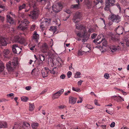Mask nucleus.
Returning <instances> with one entry per match:
<instances>
[{
	"instance_id": "1",
	"label": "nucleus",
	"mask_w": 129,
	"mask_h": 129,
	"mask_svg": "<svg viewBox=\"0 0 129 129\" xmlns=\"http://www.w3.org/2000/svg\"><path fill=\"white\" fill-rule=\"evenodd\" d=\"M81 16L80 13H78L75 15L73 18V21L76 23V28L78 30H80L81 31L80 32H83L84 31L86 30V28L83 26L79 23L78 22L79 21V20L81 18Z\"/></svg>"
},
{
	"instance_id": "2",
	"label": "nucleus",
	"mask_w": 129,
	"mask_h": 129,
	"mask_svg": "<svg viewBox=\"0 0 129 129\" xmlns=\"http://www.w3.org/2000/svg\"><path fill=\"white\" fill-rule=\"evenodd\" d=\"M12 64H11V61H9L6 64V67L7 70L9 72L13 71L15 68V66L18 64V58L15 57L14 58L12 61Z\"/></svg>"
},
{
	"instance_id": "3",
	"label": "nucleus",
	"mask_w": 129,
	"mask_h": 129,
	"mask_svg": "<svg viewBox=\"0 0 129 129\" xmlns=\"http://www.w3.org/2000/svg\"><path fill=\"white\" fill-rule=\"evenodd\" d=\"M51 20L49 19L42 18L40 21V28L42 30L46 29L50 24Z\"/></svg>"
},
{
	"instance_id": "4",
	"label": "nucleus",
	"mask_w": 129,
	"mask_h": 129,
	"mask_svg": "<svg viewBox=\"0 0 129 129\" xmlns=\"http://www.w3.org/2000/svg\"><path fill=\"white\" fill-rule=\"evenodd\" d=\"M40 14L39 11L37 8L34 9L33 10L30 11L28 14L30 17L33 19L37 18Z\"/></svg>"
},
{
	"instance_id": "5",
	"label": "nucleus",
	"mask_w": 129,
	"mask_h": 129,
	"mask_svg": "<svg viewBox=\"0 0 129 129\" xmlns=\"http://www.w3.org/2000/svg\"><path fill=\"white\" fill-rule=\"evenodd\" d=\"M76 33L78 36L83 38L82 40V41L83 42H86L90 36V35H87V30L84 31L81 33L79 32L78 33Z\"/></svg>"
},
{
	"instance_id": "6",
	"label": "nucleus",
	"mask_w": 129,
	"mask_h": 129,
	"mask_svg": "<svg viewBox=\"0 0 129 129\" xmlns=\"http://www.w3.org/2000/svg\"><path fill=\"white\" fill-rule=\"evenodd\" d=\"M29 23V22L27 19H24L18 26V28L22 30H25L27 29V26Z\"/></svg>"
},
{
	"instance_id": "7",
	"label": "nucleus",
	"mask_w": 129,
	"mask_h": 129,
	"mask_svg": "<svg viewBox=\"0 0 129 129\" xmlns=\"http://www.w3.org/2000/svg\"><path fill=\"white\" fill-rule=\"evenodd\" d=\"M14 41L24 44L25 46L27 45V44L26 42V40L23 37H19L18 36H15L14 37Z\"/></svg>"
},
{
	"instance_id": "8",
	"label": "nucleus",
	"mask_w": 129,
	"mask_h": 129,
	"mask_svg": "<svg viewBox=\"0 0 129 129\" xmlns=\"http://www.w3.org/2000/svg\"><path fill=\"white\" fill-rule=\"evenodd\" d=\"M61 59L59 57H58L56 59H52L50 65L52 67L55 66H59L61 65Z\"/></svg>"
},
{
	"instance_id": "9",
	"label": "nucleus",
	"mask_w": 129,
	"mask_h": 129,
	"mask_svg": "<svg viewBox=\"0 0 129 129\" xmlns=\"http://www.w3.org/2000/svg\"><path fill=\"white\" fill-rule=\"evenodd\" d=\"M62 8V6L61 4L59 3L55 5H54L52 7V9L54 12L57 13L59 12Z\"/></svg>"
},
{
	"instance_id": "10",
	"label": "nucleus",
	"mask_w": 129,
	"mask_h": 129,
	"mask_svg": "<svg viewBox=\"0 0 129 129\" xmlns=\"http://www.w3.org/2000/svg\"><path fill=\"white\" fill-rule=\"evenodd\" d=\"M109 18L112 21L114 22L118 23L121 21V17L119 15L112 14L110 16Z\"/></svg>"
},
{
	"instance_id": "11",
	"label": "nucleus",
	"mask_w": 129,
	"mask_h": 129,
	"mask_svg": "<svg viewBox=\"0 0 129 129\" xmlns=\"http://www.w3.org/2000/svg\"><path fill=\"white\" fill-rule=\"evenodd\" d=\"M12 49L14 53L17 54H19L21 50V48L19 47L18 45L16 44H14L13 45Z\"/></svg>"
},
{
	"instance_id": "12",
	"label": "nucleus",
	"mask_w": 129,
	"mask_h": 129,
	"mask_svg": "<svg viewBox=\"0 0 129 129\" xmlns=\"http://www.w3.org/2000/svg\"><path fill=\"white\" fill-rule=\"evenodd\" d=\"M64 90L62 89L59 90L58 91L52 95V98L53 99H57L63 93Z\"/></svg>"
},
{
	"instance_id": "13",
	"label": "nucleus",
	"mask_w": 129,
	"mask_h": 129,
	"mask_svg": "<svg viewBox=\"0 0 129 129\" xmlns=\"http://www.w3.org/2000/svg\"><path fill=\"white\" fill-rule=\"evenodd\" d=\"M7 44L6 39L0 36V46H5L7 45Z\"/></svg>"
},
{
	"instance_id": "14",
	"label": "nucleus",
	"mask_w": 129,
	"mask_h": 129,
	"mask_svg": "<svg viewBox=\"0 0 129 129\" xmlns=\"http://www.w3.org/2000/svg\"><path fill=\"white\" fill-rule=\"evenodd\" d=\"M49 72V69L46 67H45L44 69L42 70V74L43 77L45 78L47 77L48 75V73Z\"/></svg>"
},
{
	"instance_id": "15",
	"label": "nucleus",
	"mask_w": 129,
	"mask_h": 129,
	"mask_svg": "<svg viewBox=\"0 0 129 129\" xmlns=\"http://www.w3.org/2000/svg\"><path fill=\"white\" fill-rule=\"evenodd\" d=\"M69 104L72 105L76 103L77 98L72 96H70L69 98Z\"/></svg>"
},
{
	"instance_id": "16",
	"label": "nucleus",
	"mask_w": 129,
	"mask_h": 129,
	"mask_svg": "<svg viewBox=\"0 0 129 129\" xmlns=\"http://www.w3.org/2000/svg\"><path fill=\"white\" fill-rule=\"evenodd\" d=\"M84 3L88 9H90L94 7L92 5V3L90 2L89 0H85Z\"/></svg>"
},
{
	"instance_id": "17",
	"label": "nucleus",
	"mask_w": 129,
	"mask_h": 129,
	"mask_svg": "<svg viewBox=\"0 0 129 129\" xmlns=\"http://www.w3.org/2000/svg\"><path fill=\"white\" fill-rule=\"evenodd\" d=\"M102 38H104V36L102 34H101L98 36L97 38L93 41V42L96 44H100L102 42V40L100 42H98L97 41Z\"/></svg>"
},
{
	"instance_id": "18",
	"label": "nucleus",
	"mask_w": 129,
	"mask_h": 129,
	"mask_svg": "<svg viewBox=\"0 0 129 129\" xmlns=\"http://www.w3.org/2000/svg\"><path fill=\"white\" fill-rule=\"evenodd\" d=\"M110 49L111 51L113 52L118 50L120 49V47L118 46H116L114 45H112L110 47Z\"/></svg>"
},
{
	"instance_id": "19",
	"label": "nucleus",
	"mask_w": 129,
	"mask_h": 129,
	"mask_svg": "<svg viewBox=\"0 0 129 129\" xmlns=\"http://www.w3.org/2000/svg\"><path fill=\"white\" fill-rule=\"evenodd\" d=\"M123 29L124 28L122 26H119L116 29V31L117 34L120 35L123 33Z\"/></svg>"
},
{
	"instance_id": "20",
	"label": "nucleus",
	"mask_w": 129,
	"mask_h": 129,
	"mask_svg": "<svg viewBox=\"0 0 129 129\" xmlns=\"http://www.w3.org/2000/svg\"><path fill=\"white\" fill-rule=\"evenodd\" d=\"M39 38V34H37V32L35 31L34 32L33 36V39L37 42Z\"/></svg>"
},
{
	"instance_id": "21",
	"label": "nucleus",
	"mask_w": 129,
	"mask_h": 129,
	"mask_svg": "<svg viewBox=\"0 0 129 129\" xmlns=\"http://www.w3.org/2000/svg\"><path fill=\"white\" fill-rule=\"evenodd\" d=\"M76 2L78 4H74L72 5L71 6V8H74L75 9H78L80 8V4L79 3V0H76Z\"/></svg>"
},
{
	"instance_id": "22",
	"label": "nucleus",
	"mask_w": 129,
	"mask_h": 129,
	"mask_svg": "<svg viewBox=\"0 0 129 129\" xmlns=\"http://www.w3.org/2000/svg\"><path fill=\"white\" fill-rule=\"evenodd\" d=\"M10 52V50L8 49H4L3 52V55L5 57H7L8 55Z\"/></svg>"
},
{
	"instance_id": "23",
	"label": "nucleus",
	"mask_w": 129,
	"mask_h": 129,
	"mask_svg": "<svg viewBox=\"0 0 129 129\" xmlns=\"http://www.w3.org/2000/svg\"><path fill=\"white\" fill-rule=\"evenodd\" d=\"M8 127V124L5 121H0V128H6Z\"/></svg>"
},
{
	"instance_id": "24",
	"label": "nucleus",
	"mask_w": 129,
	"mask_h": 129,
	"mask_svg": "<svg viewBox=\"0 0 129 129\" xmlns=\"http://www.w3.org/2000/svg\"><path fill=\"white\" fill-rule=\"evenodd\" d=\"M105 7L104 8V10L106 11H108L109 10V7L111 5V3L109 2L108 1H106Z\"/></svg>"
},
{
	"instance_id": "25",
	"label": "nucleus",
	"mask_w": 129,
	"mask_h": 129,
	"mask_svg": "<svg viewBox=\"0 0 129 129\" xmlns=\"http://www.w3.org/2000/svg\"><path fill=\"white\" fill-rule=\"evenodd\" d=\"M37 3L35 0H33L32 1H30L29 2V5L30 7L32 6L34 8L37 5Z\"/></svg>"
},
{
	"instance_id": "26",
	"label": "nucleus",
	"mask_w": 129,
	"mask_h": 129,
	"mask_svg": "<svg viewBox=\"0 0 129 129\" xmlns=\"http://www.w3.org/2000/svg\"><path fill=\"white\" fill-rule=\"evenodd\" d=\"M7 21L10 24H13L14 23V20L11 17L10 15H8L7 16Z\"/></svg>"
},
{
	"instance_id": "27",
	"label": "nucleus",
	"mask_w": 129,
	"mask_h": 129,
	"mask_svg": "<svg viewBox=\"0 0 129 129\" xmlns=\"http://www.w3.org/2000/svg\"><path fill=\"white\" fill-rule=\"evenodd\" d=\"M41 49L42 50V52H46L47 51L48 49V47L47 44L46 43L44 44L41 47Z\"/></svg>"
},
{
	"instance_id": "28",
	"label": "nucleus",
	"mask_w": 129,
	"mask_h": 129,
	"mask_svg": "<svg viewBox=\"0 0 129 129\" xmlns=\"http://www.w3.org/2000/svg\"><path fill=\"white\" fill-rule=\"evenodd\" d=\"M39 125V124L37 122H33L31 124V126L33 129H37Z\"/></svg>"
},
{
	"instance_id": "29",
	"label": "nucleus",
	"mask_w": 129,
	"mask_h": 129,
	"mask_svg": "<svg viewBox=\"0 0 129 129\" xmlns=\"http://www.w3.org/2000/svg\"><path fill=\"white\" fill-rule=\"evenodd\" d=\"M29 110L32 111L34 110L35 108L34 104L33 103H29Z\"/></svg>"
},
{
	"instance_id": "30",
	"label": "nucleus",
	"mask_w": 129,
	"mask_h": 129,
	"mask_svg": "<svg viewBox=\"0 0 129 129\" xmlns=\"http://www.w3.org/2000/svg\"><path fill=\"white\" fill-rule=\"evenodd\" d=\"M102 41H103L102 43L103 46L102 47V48H103L104 47H106L107 46V41L105 40L104 38H102Z\"/></svg>"
},
{
	"instance_id": "31",
	"label": "nucleus",
	"mask_w": 129,
	"mask_h": 129,
	"mask_svg": "<svg viewBox=\"0 0 129 129\" xmlns=\"http://www.w3.org/2000/svg\"><path fill=\"white\" fill-rule=\"evenodd\" d=\"M4 68V66L3 62L2 61H0V72L3 71Z\"/></svg>"
},
{
	"instance_id": "32",
	"label": "nucleus",
	"mask_w": 129,
	"mask_h": 129,
	"mask_svg": "<svg viewBox=\"0 0 129 129\" xmlns=\"http://www.w3.org/2000/svg\"><path fill=\"white\" fill-rule=\"evenodd\" d=\"M49 30L52 31L53 33H54L57 30V28L55 26H51Z\"/></svg>"
},
{
	"instance_id": "33",
	"label": "nucleus",
	"mask_w": 129,
	"mask_h": 129,
	"mask_svg": "<svg viewBox=\"0 0 129 129\" xmlns=\"http://www.w3.org/2000/svg\"><path fill=\"white\" fill-rule=\"evenodd\" d=\"M23 126L26 127L27 128H30V124L26 122H24L23 123Z\"/></svg>"
},
{
	"instance_id": "34",
	"label": "nucleus",
	"mask_w": 129,
	"mask_h": 129,
	"mask_svg": "<svg viewBox=\"0 0 129 129\" xmlns=\"http://www.w3.org/2000/svg\"><path fill=\"white\" fill-rule=\"evenodd\" d=\"M21 100L24 102H26L28 100V98L25 96H23L21 97Z\"/></svg>"
},
{
	"instance_id": "35",
	"label": "nucleus",
	"mask_w": 129,
	"mask_h": 129,
	"mask_svg": "<svg viewBox=\"0 0 129 129\" xmlns=\"http://www.w3.org/2000/svg\"><path fill=\"white\" fill-rule=\"evenodd\" d=\"M89 51L85 52L83 51H81L79 50L78 51V55H82L84 54L85 53H86L87 52H89Z\"/></svg>"
},
{
	"instance_id": "36",
	"label": "nucleus",
	"mask_w": 129,
	"mask_h": 129,
	"mask_svg": "<svg viewBox=\"0 0 129 129\" xmlns=\"http://www.w3.org/2000/svg\"><path fill=\"white\" fill-rule=\"evenodd\" d=\"M81 73L79 72H77L75 74L74 77L76 78H80Z\"/></svg>"
},
{
	"instance_id": "37",
	"label": "nucleus",
	"mask_w": 129,
	"mask_h": 129,
	"mask_svg": "<svg viewBox=\"0 0 129 129\" xmlns=\"http://www.w3.org/2000/svg\"><path fill=\"white\" fill-rule=\"evenodd\" d=\"M57 69L56 68H53V69L51 70H49V71H50V72L52 73L53 74H55L56 72L57 71Z\"/></svg>"
},
{
	"instance_id": "38",
	"label": "nucleus",
	"mask_w": 129,
	"mask_h": 129,
	"mask_svg": "<svg viewBox=\"0 0 129 129\" xmlns=\"http://www.w3.org/2000/svg\"><path fill=\"white\" fill-rule=\"evenodd\" d=\"M39 57L42 61H43L45 59V56L44 55L39 54Z\"/></svg>"
},
{
	"instance_id": "39",
	"label": "nucleus",
	"mask_w": 129,
	"mask_h": 129,
	"mask_svg": "<svg viewBox=\"0 0 129 129\" xmlns=\"http://www.w3.org/2000/svg\"><path fill=\"white\" fill-rule=\"evenodd\" d=\"M72 89L73 90L77 92H80L81 90L80 89L78 88H75L74 87H72Z\"/></svg>"
},
{
	"instance_id": "40",
	"label": "nucleus",
	"mask_w": 129,
	"mask_h": 129,
	"mask_svg": "<svg viewBox=\"0 0 129 129\" xmlns=\"http://www.w3.org/2000/svg\"><path fill=\"white\" fill-rule=\"evenodd\" d=\"M79 100H78L77 102V103H82L83 101V97L82 96H79Z\"/></svg>"
},
{
	"instance_id": "41",
	"label": "nucleus",
	"mask_w": 129,
	"mask_h": 129,
	"mask_svg": "<svg viewBox=\"0 0 129 129\" xmlns=\"http://www.w3.org/2000/svg\"><path fill=\"white\" fill-rule=\"evenodd\" d=\"M29 47L30 48V50L31 51H33L34 50L35 47V45L32 46L31 44H30L28 45Z\"/></svg>"
},
{
	"instance_id": "42",
	"label": "nucleus",
	"mask_w": 129,
	"mask_h": 129,
	"mask_svg": "<svg viewBox=\"0 0 129 129\" xmlns=\"http://www.w3.org/2000/svg\"><path fill=\"white\" fill-rule=\"evenodd\" d=\"M106 1H108L109 2L111 3V6H113L114 5V4L115 2V0H106Z\"/></svg>"
},
{
	"instance_id": "43",
	"label": "nucleus",
	"mask_w": 129,
	"mask_h": 129,
	"mask_svg": "<svg viewBox=\"0 0 129 129\" xmlns=\"http://www.w3.org/2000/svg\"><path fill=\"white\" fill-rule=\"evenodd\" d=\"M36 27V25L34 24H33L30 27V30L32 31H34Z\"/></svg>"
},
{
	"instance_id": "44",
	"label": "nucleus",
	"mask_w": 129,
	"mask_h": 129,
	"mask_svg": "<svg viewBox=\"0 0 129 129\" xmlns=\"http://www.w3.org/2000/svg\"><path fill=\"white\" fill-rule=\"evenodd\" d=\"M85 107L86 108H87L88 109H92L94 108L93 107L89 105H87L85 106Z\"/></svg>"
},
{
	"instance_id": "45",
	"label": "nucleus",
	"mask_w": 129,
	"mask_h": 129,
	"mask_svg": "<svg viewBox=\"0 0 129 129\" xmlns=\"http://www.w3.org/2000/svg\"><path fill=\"white\" fill-rule=\"evenodd\" d=\"M5 7L4 6L2 5H0V13H1L2 11L4 10Z\"/></svg>"
},
{
	"instance_id": "46",
	"label": "nucleus",
	"mask_w": 129,
	"mask_h": 129,
	"mask_svg": "<svg viewBox=\"0 0 129 129\" xmlns=\"http://www.w3.org/2000/svg\"><path fill=\"white\" fill-rule=\"evenodd\" d=\"M25 7V4H24L20 6L19 7V10H21L22 9L24 8Z\"/></svg>"
},
{
	"instance_id": "47",
	"label": "nucleus",
	"mask_w": 129,
	"mask_h": 129,
	"mask_svg": "<svg viewBox=\"0 0 129 129\" xmlns=\"http://www.w3.org/2000/svg\"><path fill=\"white\" fill-rule=\"evenodd\" d=\"M102 0H95L94 1V3L95 5L98 4L100 2L102 3Z\"/></svg>"
},
{
	"instance_id": "48",
	"label": "nucleus",
	"mask_w": 129,
	"mask_h": 129,
	"mask_svg": "<svg viewBox=\"0 0 129 129\" xmlns=\"http://www.w3.org/2000/svg\"><path fill=\"white\" fill-rule=\"evenodd\" d=\"M72 74V73L70 71L68 72L67 73V76L68 78H70Z\"/></svg>"
},
{
	"instance_id": "49",
	"label": "nucleus",
	"mask_w": 129,
	"mask_h": 129,
	"mask_svg": "<svg viewBox=\"0 0 129 129\" xmlns=\"http://www.w3.org/2000/svg\"><path fill=\"white\" fill-rule=\"evenodd\" d=\"M104 76L105 78L108 79L109 77V75L108 74L105 73L104 75Z\"/></svg>"
},
{
	"instance_id": "50",
	"label": "nucleus",
	"mask_w": 129,
	"mask_h": 129,
	"mask_svg": "<svg viewBox=\"0 0 129 129\" xmlns=\"http://www.w3.org/2000/svg\"><path fill=\"white\" fill-rule=\"evenodd\" d=\"M94 104L96 105H97L98 106H100V105L99 104V103H98V101L96 99H95L94 100Z\"/></svg>"
},
{
	"instance_id": "51",
	"label": "nucleus",
	"mask_w": 129,
	"mask_h": 129,
	"mask_svg": "<svg viewBox=\"0 0 129 129\" xmlns=\"http://www.w3.org/2000/svg\"><path fill=\"white\" fill-rule=\"evenodd\" d=\"M94 31V30L92 28H90L88 30V33H92Z\"/></svg>"
},
{
	"instance_id": "52",
	"label": "nucleus",
	"mask_w": 129,
	"mask_h": 129,
	"mask_svg": "<svg viewBox=\"0 0 129 129\" xmlns=\"http://www.w3.org/2000/svg\"><path fill=\"white\" fill-rule=\"evenodd\" d=\"M66 75L63 74H62L60 76V78L62 79H64L66 77Z\"/></svg>"
},
{
	"instance_id": "53",
	"label": "nucleus",
	"mask_w": 129,
	"mask_h": 129,
	"mask_svg": "<svg viewBox=\"0 0 129 129\" xmlns=\"http://www.w3.org/2000/svg\"><path fill=\"white\" fill-rule=\"evenodd\" d=\"M83 82V80H80L77 82V84L78 85H81L82 83Z\"/></svg>"
},
{
	"instance_id": "54",
	"label": "nucleus",
	"mask_w": 129,
	"mask_h": 129,
	"mask_svg": "<svg viewBox=\"0 0 129 129\" xmlns=\"http://www.w3.org/2000/svg\"><path fill=\"white\" fill-rule=\"evenodd\" d=\"M7 96L8 97L13 96V97H14V94L13 93H9V94H7Z\"/></svg>"
},
{
	"instance_id": "55",
	"label": "nucleus",
	"mask_w": 129,
	"mask_h": 129,
	"mask_svg": "<svg viewBox=\"0 0 129 129\" xmlns=\"http://www.w3.org/2000/svg\"><path fill=\"white\" fill-rule=\"evenodd\" d=\"M115 123L114 122H112L110 125V126L111 127H114L115 125Z\"/></svg>"
},
{
	"instance_id": "56",
	"label": "nucleus",
	"mask_w": 129,
	"mask_h": 129,
	"mask_svg": "<svg viewBox=\"0 0 129 129\" xmlns=\"http://www.w3.org/2000/svg\"><path fill=\"white\" fill-rule=\"evenodd\" d=\"M70 93V91L69 90L67 92H64V94L65 95H68Z\"/></svg>"
},
{
	"instance_id": "57",
	"label": "nucleus",
	"mask_w": 129,
	"mask_h": 129,
	"mask_svg": "<svg viewBox=\"0 0 129 129\" xmlns=\"http://www.w3.org/2000/svg\"><path fill=\"white\" fill-rule=\"evenodd\" d=\"M126 11V16L129 17V9H127Z\"/></svg>"
},
{
	"instance_id": "58",
	"label": "nucleus",
	"mask_w": 129,
	"mask_h": 129,
	"mask_svg": "<svg viewBox=\"0 0 129 129\" xmlns=\"http://www.w3.org/2000/svg\"><path fill=\"white\" fill-rule=\"evenodd\" d=\"M96 36V34H93L91 36V38L92 39H94Z\"/></svg>"
},
{
	"instance_id": "59",
	"label": "nucleus",
	"mask_w": 129,
	"mask_h": 129,
	"mask_svg": "<svg viewBox=\"0 0 129 129\" xmlns=\"http://www.w3.org/2000/svg\"><path fill=\"white\" fill-rule=\"evenodd\" d=\"M66 107L65 106L61 105L58 106V108L59 109H63Z\"/></svg>"
},
{
	"instance_id": "60",
	"label": "nucleus",
	"mask_w": 129,
	"mask_h": 129,
	"mask_svg": "<svg viewBox=\"0 0 129 129\" xmlns=\"http://www.w3.org/2000/svg\"><path fill=\"white\" fill-rule=\"evenodd\" d=\"M31 88V87L29 86H28L25 87V89L26 90H30Z\"/></svg>"
},
{
	"instance_id": "61",
	"label": "nucleus",
	"mask_w": 129,
	"mask_h": 129,
	"mask_svg": "<svg viewBox=\"0 0 129 129\" xmlns=\"http://www.w3.org/2000/svg\"><path fill=\"white\" fill-rule=\"evenodd\" d=\"M86 47L88 48L90 50L91 49V47L90 46V45L89 44H87L86 45Z\"/></svg>"
},
{
	"instance_id": "62",
	"label": "nucleus",
	"mask_w": 129,
	"mask_h": 129,
	"mask_svg": "<svg viewBox=\"0 0 129 129\" xmlns=\"http://www.w3.org/2000/svg\"><path fill=\"white\" fill-rule=\"evenodd\" d=\"M61 117V118L62 119H65L66 117L65 116H64V115H62L60 116Z\"/></svg>"
},
{
	"instance_id": "63",
	"label": "nucleus",
	"mask_w": 129,
	"mask_h": 129,
	"mask_svg": "<svg viewBox=\"0 0 129 129\" xmlns=\"http://www.w3.org/2000/svg\"><path fill=\"white\" fill-rule=\"evenodd\" d=\"M65 12L68 14H70L71 12V11L69 10H66L65 11Z\"/></svg>"
},
{
	"instance_id": "64",
	"label": "nucleus",
	"mask_w": 129,
	"mask_h": 129,
	"mask_svg": "<svg viewBox=\"0 0 129 129\" xmlns=\"http://www.w3.org/2000/svg\"><path fill=\"white\" fill-rule=\"evenodd\" d=\"M10 29L11 30V31H10V32L12 33H13L14 32V29L13 28H11Z\"/></svg>"
}]
</instances>
